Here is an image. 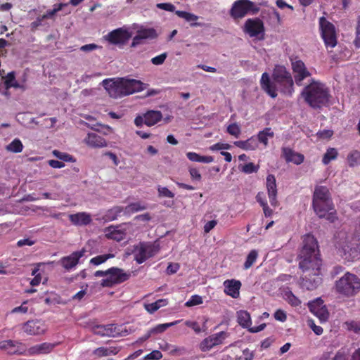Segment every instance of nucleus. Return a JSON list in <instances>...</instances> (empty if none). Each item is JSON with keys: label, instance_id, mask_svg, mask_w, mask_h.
<instances>
[{"label": "nucleus", "instance_id": "14", "mask_svg": "<svg viewBox=\"0 0 360 360\" xmlns=\"http://www.w3.org/2000/svg\"><path fill=\"white\" fill-rule=\"evenodd\" d=\"M131 37V33L123 27L115 29L104 37L109 43L115 45L124 44Z\"/></svg>", "mask_w": 360, "mask_h": 360}, {"label": "nucleus", "instance_id": "40", "mask_svg": "<svg viewBox=\"0 0 360 360\" xmlns=\"http://www.w3.org/2000/svg\"><path fill=\"white\" fill-rule=\"evenodd\" d=\"M114 257V255L111 253L100 255L91 258L89 262L92 265L98 266L105 263L108 259L113 258Z\"/></svg>", "mask_w": 360, "mask_h": 360}, {"label": "nucleus", "instance_id": "20", "mask_svg": "<svg viewBox=\"0 0 360 360\" xmlns=\"http://www.w3.org/2000/svg\"><path fill=\"white\" fill-rule=\"evenodd\" d=\"M86 250L83 248L79 251H75L68 256L63 257L59 260V264L68 271L75 268L79 259L84 257Z\"/></svg>", "mask_w": 360, "mask_h": 360}, {"label": "nucleus", "instance_id": "62", "mask_svg": "<svg viewBox=\"0 0 360 360\" xmlns=\"http://www.w3.org/2000/svg\"><path fill=\"white\" fill-rule=\"evenodd\" d=\"M185 324L186 326L192 328L196 333H200L201 332V328L196 321H186Z\"/></svg>", "mask_w": 360, "mask_h": 360}, {"label": "nucleus", "instance_id": "51", "mask_svg": "<svg viewBox=\"0 0 360 360\" xmlns=\"http://www.w3.org/2000/svg\"><path fill=\"white\" fill-rule=\"evenodd\" d=\"M349 330L360 333V321H350L345 323Z\"/></svg>", "mask_w": 360, "mask_h": 360}, {"label": "nucleus", "instance_id": "61", "mask_svg": "<svg viewBox=\"0 0 360 360\" xmlns=\"http://www.w3.org/2000/svg\"><path fill=\"white\" fill-rule=\"evenodd\" d=\"M144 309L150 314H154L156 311H158L160 308L158 306V303L156 302L150 303V304H144Z\"/></svg>", "mask_w": 360, "mask_h": 360}, {"label": "nucleus", "instance_id": "2", "mask_svg": "<svg viewBox=\"0 0 360 360\" xmlns=\"http://www.w3.org/2000/svg\"><path fill=\"white\" fill-rule=\"evenodd\" d=\"M259 84L261 89L272 98L277 97L278 91L288 97H291L295 91L292 75L284 65H275L272 80L267 72H264Z\"/></svg>", "mask_w": 360, "mask_h": 360}, {"label": "nucleus", "instance_id": "44", "mask_svg": "<svg viewBox=\"0 0 360 360\" xmlns=\"http://www.w3.org/2000/svg\"><path fill=\"white\" fill-rule=\"evenodd\" d=\"M137 33L140 35L142 39H155L158 36L155 30L153 28L140 30L137 32Z\"/></svg>", "mask_w": 360, "mask_h": 360}, {"label": "nucleus", "instance_id": "4", "mask_svg": "<svg viewBox=\"0 0 360 360\" xmlns=\"http://www.w3.org/2000/svg\"><path fill=\"white\" fill-rule=\"evenodd\" d=\"M335 288L342 296L353 297L360 291V278L354 274L347 272L335 281Z\"/></svg>", "mask_w": 360, "mask_h": 360}, {"label": "nucleus", "instance_id": "52", "mask_svg": "<svg viewBox=\"0 0 360 360\" xmlns=\"http://www.w3.org/2000/svg\"><path fill=\"white\" fill-rule=\"evenodd\" d=\"M227 132L238 138L240 134V128L236 123H233L228 126Z\"/></svg>", "mask_w": 360, "mask_h": 360}, {"label": "nucleus", "instance_id": "3", "mask_svg": "<svg viewBox=\"0 0 360 360\" xmlns=\"http://www.w3.org/2000/svg\"><path fill=\"white\" fill-rule=\"evenodd\" d=\"M304 101L314 109H320L328 104L330 91L325 84L314 78L310 79L309 84L301 92Z\"/></svg>", "mask_w": 360, "mask_h": 360}, {"label": "nucleus", "instance_id": "8", "mask_svg": "<svg viewBox=\"0 0 360 360\" xmlns=\"http://www.w3.org/2000/svg\"><path fill=\"white\" fill-rule=\"evenodd\" d=\"M312 207L316 214L320 219H326L331 223H333L338 219L337 212L333 200L321 202L319 203L318 208L316 203L312 202Z\"/></svg>", "mask_w": 360, "mask_h": 360}, {"label": "nucleus", "instance_id": "21", "mask_svg": "<svg viewBox=\"0 0 360 360\" xmlns=\"http://www.w3.org/2000/svg\"><path fill=\"white\" fill-rule=\"evenodd\" d=\"M266 186L271 205L273 207L278 206L276 181L274 174H269L266 176Z\"/></svg>", "mask_w": 360, "mask_h": 360}, {"label": "nucleus", "instance_id": "6", "mask_svg": "<svg viewBox=\"0 0 360 360\" xmlns=\"http://www.w3.org/2000/svg\"><path fill=\"white\" fill-rule=\"evenodd\" d=\"M130 273L125 272L122 269L111 267L108 269V277L102 279L101 285L103 288H112L129 279Z\"/></svg>", "mask_w": 360, "mask_h": 360}, {"label": "nucleus", "instance_id": "56", "mask_svg": "<svg viewBox=\"0 0 360 360\" xmlns=\"http://www.w3.org/2000/svg\"><path fill=\"white\" fill-rule=\"evenodd\" d=\"M167 57V53H163L151 59V63L155 65H160L164 63Z\"/></svg>", "mask_w": 360, "mask_h": 360}, {"label": "nucleus", "instance_id": "58", "mask_svg": "<svg viewBox=\"0 0 360 360\" xmlns=\"http://www.w3.org/2000/svg\"><path fill=\"white\" fill-rule=\"evenodd\" d=\"M308 325L316 335H320L323 333V328L319 326H316L313 320H309Z\"/></svg>", "mask_w": 360, "mask_h": 360}, {"label": "nucleus", "instance_id": "60", "mask_svg": "<svg viewBox=\"0 0 360 360\" xmlns=\"http://www.w3.org/2000/svg\"><path fill=\"white\" fill-rule=\"evenodd\" d=\"M53 153L56 157L63 161L68 162L72 160V156L69 154L63 153L56 150H53Z\"/></svg>", "mask_w": 360, "mask_h": 360}, {"label": "nucleus", "instance_id": "25", "mask_svg": "<svg viewBox=\"0 0 360 360\" xmlns=\"http://www.w3.org/2000/svg\"><path fill=\"white\" fill-rule=\"evenodd\" d=\"M69 219L75 226H86L92 221L91 214L85 212L71 214L69 215Z\"/></svg>", "mask_w": 360, "mask_h": 360}, {"label": "nucleus", "instance_id": "57", "mask_svg": "<svg viewBox=\"0 0 360 360\" xmlns=\"http://www.w3.org/2000/svg\"><path fill=\"white\" fill-rule=\"evenodd\" d=\"M157 8L169 12L175 11V6L171 3H159L156 5Z\"/></svg>", "mask_w": 360, "mask_h": 360}, {"label": "nucleus", "instance_id": "23", "mask_svg": "<svg viewBox=\"0 0 360 360\" xmlns=\"http://www.w3.org/2000/svg\"><path fill=\"white\" fill-rule=\"evenodd\" d=\"M328 200H333L329 189L326 186H316L313 193L312 202L316 203L318 207L319 203Z\"/></svg>", "mask_w": 360, "mask_h": 360}, {"label": "nucleus", "instance_id": "18", "mask_svg": "<svg viewBox=\"0 0 360 360\" xmlns=\"http://www.w3.org/2000/svg\"><path fill=\"white\" fill-rule=\"evenodd\" d=\"M308 307L310 311L319 319L321 323H325L328 321L329 312L321 298H317L309 302Z\"/></svg>", "mask_w": 360, "mask_h": 360}, {"label": "nucleus", "instance_id": "11", "mask_svg": "<svg viewBox=\"0 0 360 360\" xmlns=\"http://www.w3.org/2000/svg\"><path fill=\"white\" fill-rule=\"evenodd\" d=\"M291 66L295 84L299 86H302L303 81L311 77V73L302 60L292 61Z\"/></svg>", "mask_w": 360, "mask_h": 360}, {"label": "nucleus", "instance_id": "50", "mask_svg": "<svg viewBox=\"0 0 360 360\" xmlns=\"http://www.w3.org/2000/svg\"><path fill=\"white\" fill-rule=\"evenodd\" d=\"M158 192L159 197H167L169 198H173L174 197V193L169 190L167 187L158 186Z\"/></svg>", "mask_w": 360, "mask_h": 360}, {"label": "nucleus", "instance_id": "32", "mask_svg": "<svg viewBox=\"0 0 360 360\" xmlns=\"http://www.w3.org/2000/svg\"><path fill=\"white\" fill-rule=\"evenodd\" d=\"M120 349L117 347H98L96 349L93 353L94 355L102 357L107 356L109 355H115L120 352Z\"/></svg>", "mask_w": 360, "mask_h": 360}, {"label": "nucleus", "instance_id": "26", "mask_svg": "<svg viewBox=\"0 0 360 360\" xmlns=\"http://www.w3.org/2000/svg\"><path fill=\"white\" fill-rule=\"evenodd\" d=\"M282 154L287 162H293L295 165H300L304 160V157L302 154L295 153L290 148H283Z\"/></svg>", "mask_w": 360, "mask_h": 360}, {"label": "nucleus", "instance_id": "38", "mask_svg": "<svg viewBox=\"0 0 360 360\" xmlns=\"http://www.w3.org/2000/svg\"><path fill=\"white\" fill-rule=\"evenodd\" d=\"M338 155V150L334 148H329L323 155L322 162L323 165H328L332 160L337 159Z\"/></svg>", "mask_w": 360, "mask_h": 360}, {"label": "nucleus", "instance_id": "39", "mask_svg": "<svg viewBox=\"0 0 360 360\" xmlns=\"http://www.w3.org/2000/svg\"><path fill=\"white\" fill-rule=\"evenodd\" d=\"M348 165L350 167H354L360 161V152L357 150L350 151L347 157Z\"/></svg>", "mask_w": 360, "mask_h": 360}, {"label": "nucleus", "instance_id": "17", "mask_svg": "<svg viewBox=\"0 0 360 360\" xmlns=\"http://www.w3.org/2000/svg\"><path fill=\"white\" fill-rule=\"evenodd\" d=\"M227 337L228 334L224 331L212 334L200 343V349L202 352L210 351L214 347L221 345Z\"/></svg>", "mask_w": 360, "mask_h": 360}, {"label": "nucleus", "instance_id": "43", "mask_svg": "<svg viewBox=\"0 0 360 360\" xmlns=\"http://www.w3.org/2000/svg\"><path fill=\"white\" fill-rule=\"evenodd\" d=\"M23 145L21 141L18 139H15L11 143L6 146V150L15 153L22 152Z\"/></svg>", "mask_w": 360, "mask_h": 360}, {"label": "nucleus", "instance_id": "27", "mask_svg": "<svg viewBox=\"0 0 360 360\" xmlns=\"http://www.w3.org/2000/svg\"><path fill=\"white\" fill-rule=\"evenodd\" d=\"M224 292L226 295L233 298H237L239 296V290L241 283L236 280H226L224 282Z\"/></svg>", "mask_w": 360, "mask_h": 360}, {"label": "nucleus", "instance_id": "19", "mask_svg": "<svg viewBox=\"0 0 360 360\" xmlns=\"http://www.w3.org/2000/svg\"><path fill=\"white\" fill-rule=\"evenodd\" d=\"M102 86L113 98L122 97L120 78H108L103 80Z\"/></svg>", "mask_w": 360, "mask_h": 360}, {"label": "nucleus", "instance_id": "55", "mask_svg": "<svg viewBox=\"0 0 360 360\" xmlns=\"http://www.w3.org/2000/svg\"><path fill=\"white\" fill-rule=\"evenodd\" d=\"M231 148V146L229 143H217L210 147V150L212 151L221 150H229Z\"/></svg>", "mask_w": 360, "mask_h": 360}, {"label": "nucleus", "instance_id": "42", "mask_svg": "<svg viewBox=\"0 0 360 360\" xmlns=\"http://www.w3.org/2000/svg\"><path fill=\"white\" fill-rule=\"evenodd\" d=\"M258 257V252L256 250H252L246 257V260L244 263V269H250L252 264L256 262Z\"/></svg>", "mask_w": 360, "mask_h": 360}, {"label": "nucleus", "instance_id": "16", "mask_svg": "<svg viewBox=\"0 0 360 360\" xmlns=\"http://www.w3.org/2000/svg\"><path fill=\"white\" fill-rule=\"evenodd\" d=\"M0 349L5 351L8 354L27 355V348L21 342L6 340L0 342Z\"/></svg>", "mask_w": 360, "mask_h": 360}, {"label": "nucleus", "instance_id": "28", "mask_svg": "<svg viewBox=\"0 0 360 360\" xmlns=\"http://www.w3.org/2000/svg\"><path fill=\"white\" fill-rule=\"evenodd\" d=\"M117 327L114 324L97 325L94 327L93 331L95 334L101 336L115 337L118 333Z\"/></svg>", "mask_w": 360, "mask_h": 360}, {"label": "nucleus", "instance_id": "1", "mask_svg": "<svg viewBox=\"0 0 360 360\" xmlns=\"http://www.w3.org/2000/svg\"><path fill=\"white\" fill-rule=\"evenodd\" d=\"M297 260L299 269L304 274L300 282L301 288L307 290L316 289L322 283V259L318 241L313 235L307 234L303 237Z\"/></svg>", "mask_w": 360, "mask_h": 360}, {"label": "nucleus", "instance_id": "34", "mask_svg": "<svg viewBox=\"0 0 360 360\" xmlns=\"http://www.w3.org/2000/svg\"><path fill=\"white\" fill-rule=\"evenodd\" d=\"M147 208V206L141 202H132L124 207V214L130 215L133 213L144 210Z\"/></svg>", "mask_w": 360, "mask_h": 360}, {"label": "nucleus", "instance_id": "53", "mask_svg": "<svg viewBox=\"0 0 360 360\" xmlns=\"http://www.w3.org/2000/svg\"><path fill=\"white\" fill-rule=\"evenodd\" d=\"M188 172L193 181H200L202 179L200 171L195 167H189Z\"/></svg>", "mask_w": 360, "mask_h": 360}, {"label": "nucleus", "instance_id": "36", "mask_svg": "<svg viewBox=\"0 0 360 360\" xmlns=\"http://www.w3.org/2000/svg\"><path fill=\"white\" fill-rule=\"evenodd\" d=\"M124 213V209L122 206H115L109 209L105 214V218L106 220L114 221L117 219L118 216L122 213Z\"/></svg>", "mask_w": 360, "mask_h": 360}, {"label": "nucleus", "instance_id": "48", "mask_svg": "<svg viewBox=\"0 0 360 360\" xmlns=\"http://www.w3.org/2000/svg\"><path fill=\"white\" fill-rule=\"evenodd\" d=\"M202 298L198 295H192L190 299L185 303V306L187 307H193L202 304Z\"/></svg>", "mask_w": 360, "mask_h": 360}, {"label": "nucleus", "instance_id": "49", "mask_svg": "<svg viewBox=\"0 0 360 360\" xmlns=\"http://www.w3.org/2000/svg\"><path fill=\"white\" fill-rule=\"evenodd\" d=\"M64 6H65V4H62V3H60L58 5H55V7L53 9L47 11L45 14L41 15L42 18H44V20L46 19V18H51L54 15H56V13L57 12L60 11L63 8Z\"/></svg>", "mask_w": 360, "mask_h": 360}, {"label": "nucleus", "instance_id": "35", "mask_svg": "<svg viewBox=\"0 0 360 360\" xmlns=\"http://www.w3.org/2000/svg\"><path fill=\"white\" fill-rule=\"evenodd\" d=\"M274 133L269 127H266L262 131H260L257 134L258 141L266 146L269 143V138H273Z\"/></svg>", "mask_w": 360, "mask_h": 360}, {"label": "nucleus", "instance_id": "46", "mask_svg": "<svg viewBox=\"0 0 360 360\" xmlns=\"http://www.w3.org/2000/svg\"><path fill=\"white\" fill-rule=\"evenodd\" d=\"M175 13L177 16L185 19L188 22L195 21V20H198V17L197 15H195L193 13L186 12V11H176Z\"/></svg>", "mask_w": 360, "mask_h": 360}, {"label": "nucleus", "instance_id": "37", "mask_svg": "<svg viewBox=\"0 0 360 360\" xmlns=\"http://www.w3.org/2000/svg\"><path fill=\"white\" fill-rule=\"evenodd\" d=\"M283 296L285 300L291 306L297 307L301 304V301L292 292L289 288H287L284 290Z\"/></svg>", "mask_w": 360, "mask_h": 360}, {"label": "nucleus", "instance_id": "45", "mask_svg": "<svg viewBox=\"0 0 360 360\" xmlns=\"http://www.w3.org/2000/svg\"><path fill=\"white\" fill-rule=\"evenodd\" d=\"M106 237L109 239H112L116 241H121L125 237V233L121 230L114 229L112 231L106 233Z\"/></svg>", "mask_w": 360, "mask_h": 360}, {"label": "nucleus", "instance_id": "29", "mask_svg": "<svg viewBox=\"0 0 360 360\" xmlns=\"http://www.w3.org/2000/svg\"><path fill=\"white\" fill-rule=\"evenodd\" d=\"M144 124L148 127H151L160 122L162 118V115L158 110H148L143 114Z\"/></svg>", "mask_w": 360, "mask_h": 360}, {"label": "nucleus", "instance_id": "24", "mask_svg": "<svg viewBox=\"0 0 360 360\" xmlns=\"http://www.w3.org/2000/svg\"><path fill=\"white\" fill-rule=\"evenodd\" d=\"M55 345L49 342H43L36 345L27 349V355L34 356L50 353L54 348Z\"/></svg>", "mask_w": 360, "mask_h": 360}, {"label": "nucleus", "instance_id": "15", "mask_svg": "<svg viewBox=\"0 0 360 360\" xmlns=\"http://www.w3.org/2000/svg\"><path fill=\"white\" fill-rule=\"evenodd\" d=\"M22 330L29 335H43L47 330V326L41 319L29 320L22 326Z\"/></svg>", "mask_w": 360, "mask_h": 360}, {"label": "nucleus", "instance_id": "22", "mask_svg": "<svg viewBox=\"0 0 360 360\" xmlns=\"http://www.w3.org/2000/svg\"><path fill=\"white\" fill-rule=\"evenodd\" d=\"M84 143L89 148H101L106 147V140L101 136L94 132L88 133L84 139Z\"/></svg>", "mask_w": 360, "mask_h": 360}, {"label": "nucleus", "instance_id": "47", "mask_svg": "<svg viewBox=\"0 0 360 360\" xmlns=\"http://www.w3.org/2000/svg\"><path fill=\"white\" fill-rule=\"evenodd\" d=\"M259 165H255L252 162H249V163L244 165L242 167V168L240 169V171L245 174H250L252 173L257 172V171L259 170Z\"/></svg>", "mask_w": 360, "mask_h": 360}, {"label": "nucleus", "instance_id": "12", "mask_svg": "<svg viewBox=\"0 0 360 360\" xmlns=\"http://www.w3.org/2000/svg\"><path fill=\"white\" fill-rule=\"evenodd\" d=\"M156 252L157 250L153 245L147 243H140L134 248V259L138 264H141L153 257Z\"/></svg>", "mask_w": 360, "mask_h": 360}, {"label": "nucleus", "instance_id": "13", "mask_svg": "<svg viewBox=\"0 0 360 360\" xmlns=\"http://www.w3.org/2000/svg\"><path fill=\"white\" fill-rule=\"evenodd\" d=\"M122 96L145 90L148 84L140 80L120 78Z\"/></svg>", "mask_w": 360, "mask_h": 360}, {"label": "nucleus", "instance_id": "59", "mask_svg": "<svg viewBox=\"0 0 360 360\" xmlns=\"http://www.w3.org/2000/svg\"><path fill=\"white\" fill-rule=\"evenodd\" d=\"M274 318L277 321L284 322L287 319V315L283 310L277 309L274 313Z\"/></svg>", "mask_w": 360, "mask_h": 360}, {"label": "nucleus", "instance_id": "9", "mask_svg": "<svg viewBox=\"0 0 360 360\" xmlns=\"http://www.w3.org/2000/svg\"><path fill=\"white\" fill-rule=\"evenodd\" d=\"M243 31L250 37L263 39L265 31L264 22L259 18H249L244 24Z\"/></svg>", "mask_w": 360, "mask_h": 360}, {"label": "nucleus", "instance_id": "33", "mask_svg": "<svg viewBox=\"0 0 360 360\" xmlns=\"http://www.w3.org/2000/svg\"><path fill=\"white\" fill-rule=\"evenodd\" d=\"M238 323L243 328H248L251 325V318L250 314L243 310H240L237 313Z\"/></svg>", "mask_w": 360, "mask_h": 360}, {"label": "nucleus", "instance_id": "7", "mask_svg": "<svg viewBox=\"0 0 360 360\" xmlns=\"http://www.w3.org/2000/svg\"><path fill=\"white\" fill-rule=\"evenodd\" d=\"M319 26L321 37L326 46L335 47L337 45V36L334 25L328 21L325 17H321L319 18Z\"/></svg>", "mask_w": 360, "mask_h": 360}, {"label": "nucleus", "instance_id": "30", "mask_svg": "<svg viewBox=\"0 0 360 360\" xmlns=\"http://www.w3.org/2000/svg\"><path fill=\"white\" fill-rule=\"evenodd\" d=\"M233 144L234 146L245 150H253L257 148V141L253 136L245 141H236Z\"/></svg>", "mask_w": 360, "mask_h": 360}, {"label": "nucleus", "instance_id": "63", "mask_svg": "<svg viewBox=\"0 0 360 360\" xmlns=\"http://www.w3.org/2000/svg\"><path fill=\"white\" fill-rule=\"evenodd\" d=\"M162 353L158 350H154L145 356V359L159 360L162 358Z\"/></svg>", "mask_w": 360, "mask_h": 360}, {"label": "nucleus", "instance_id": "5", "mask_svg": "<svg viewBox=\"0 0 360 360\" xmlns=\"http://www.w3.org/2000/svg\"><path fill=\"white\" fill-rule=\"evenodd\" d=\"M259 11V8L250 0H237L233 2L229 13L234 20H238L244 18L249 13L255 14Z\"/></svg>", "mask_w": 360, "mask_h": 360}, {"label": "nucleus", "instance_id": "31", "mask_svg": "<svg viewBox=\"0 0 360 360\" xmlns=\"http://www.w3.org/2000/svg\"><path fill=\"white\" fill-rule=\"evenodd\" d=\"M4 85L6 89H8L11 87L15 89H21L23 90L25 89L24 84H20L15 80L14 72H11L7 74L5 77Z\"/></svg>", "mask_w": 360, "mask_h": 360}, {"label": "nucleus", "instance_id": "10", "mask_svg": "<svg viewBox=\"0 0 360 360\" xmlns=\"http://www.w3.org/2000/svg\"><path fill=\"white\" fill-rule=\"evenodd\" d=\"M337 248L340 256L348 262L360 258V245L359 244L345 241L342 245H339Z\"/></svg>", "mask_w": 360, "mask_h": 360}, {"label": "nucleus", "instance_id": "54", "mask_svg": "<svg viewBox=\"0 0 360 360\" xmlns=\"http://www.w3.org/2000/svg\"><path fill=\"white\" fill-rule=\"evenodd\" d=\"M27 303H28V300H25V301L22 302V303L20 306L13 308L11 311V314L20 313V314H24L27 313V311H28V307L27 306Z\"/></svg>", "mask_w": 360, "mask_h": 360}, {"label": "nucleus", "instance_id": "64", "mask_svg": "<svg viewBox=\"0 0 360 360\" xmlns=\"http://www.w3.org/2000/svg\"><path fill=\"white\" fill-rule=\"evenodd\" d=\"M356 47H360V16L358 18L357 25L356 28V38L354 40Z\"/></svg>", "mask_w": 360, "mask_h": 360}, {"label": "nucleus", "instance_id": "41", "mask_svg": "<svg viewBox=\"0 0 360 360\" xmlns=\"http://www.w3.org/2000/svg\"><path fill=\"white\" fill-rule=\"evenodd\" d=\"M181 321L177 320L171 323H162L158 324L154 328H151L150 330L153 333V334H158L162 333L165 332L167 328H169L171 326H173L177 323H179Z\"/></svg>", "mask_w": 360, "mask_h": 360}]
</instances>
